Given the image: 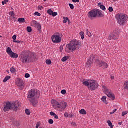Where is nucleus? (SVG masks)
<instances>
[{
  "label": "nucleus",
  "instance_id": "f257e3e1",
  "mask_svg": "<svg viewBox=\"0 0 128 128\" xmlns=\"http://www.w3.org/2000/svg\"><path fill=\"white\" fill-rule=\"evenodd\" d=\"M36 58L34 53L29 51H24L20 53V60L22 64H30Z\"/></svg>",
  "mask_w": 128,
  "mask_h": 128
},
{
  "label": "nucleus",
  "instance_id": "f03ea898",
  "mask_svg": "<svg viewBox=\"0 0 128 128\" xmlns=\"http://www.w3.org/2000/svg\"><path fill=\"white\" fill-rule=\"evenodd\" d=\"M40 92L36 90H32L29 91L28 98L32 106H36L38 104V98H40Z\"/></svg>",
  "mask_w": 128,
  "mask_h": 128
},
{
  "label": "nucleus",
  "instance_id": "7ed1b4c3",
  "mask_svg": "<svg viewBox=\"0 0 128 128\" xmlns=\"http://www.w3.org/2000/svg\"><path fill=\"white\" fill-rule=\"evenodd\" d=\"M20 108V104L18 102H14L13 103L8 102L4 106V111L5 112H10V110H14V112H18Z\"/></svg>",
  "mask_w": 128,
  "mask_h": 128
},
{
  "label": "nucleus",
  "instance_id": "20e7f679",
  "mask_svg": "<svg viewBox=\"0 0 128 128\" xmlns=\"http://www.w3.org/2000/svg\"><path fill=\"white\" fill-rule=\"evenodd\" d=\"M82 46V42L78 40H73L70 42V44L66 46V48L71 50L74 52L76 50H80Z\"/></svg>",
  "mask_w": 128,
  "mask_h": 128
},
{
  "label": "nucleus",
  "instance_id": "39448f33",
  "mask_svg": "<svg viewBox=\"0 0 128 128\" xmlns=\"http://www.w3.org/2000/svg\"><path fill=\"white\" fill-rule=\"evenodd\" d=\"M52 106L54 110H58V112H62L68 106V104L66 102H58L56 101L54 104L52 105Z\"/></svg>",
  "mask_w": 128,
  "mask_h": 128
},
{
  "label": "nucleus",
  "instance_id": "423d86ee",
  "mask_svg": "<svg viewBox=\"0 0 128 128\" xmlns=\"http://www.w3.org/2000/svg\"><path fill=\"white\" fill-rule=\"evenodd\" d=\"M116 18L118 23V24H120V26L126 24V22H128V16L126 14H118L116 15Z\"/></svg>",
  "mask_w": 128,
  "mask_h": 128
},
{
  "label": "nucleus",
  "instance_id": "0eeeda50",
  "mask_svg": "<svg viewBox=\"0 0 128 128\" xmlns=\"http://www.w3.org/2000/svg\"><path fill=\"white\" fill-rule=\"evenodd\" d=\"M102 14L100 10H94L90 11L88 14L89 18H94L96 16H102Z\"/></svg>",
  "mask_w": 128,
  "mask_h": 128
},
{
  "label": "nucleus",
  "instance_id": "6e6552de",
  "mask_svg": "<svg viewBox=\"0 0 128 128\" xmlns=\"http://www.w3.org/2000/svg\"><path fill=\"white\" fill-rule=\"evenodd\" d=\"M104 90V92L106 96H108V98H110V100H114L116 99V96H114V94H112V90L106 88V86H102Z\"/></svg>",
  "mask_w": 128,
  "mask_h": 128
},
{
  "label": "nucleus",
  "instance_id": "1a4fd4ad",
  "mask_svg": "<svg viewBox=\"0 0 128 128\" xmlns=\"http://www.w3.org/2000/svg\"><path fill=\"white\" fill-rule=\"evenodd\" d=\"M98 88V82H96V80H92L90 82V85L89 86V90H96V88Z\"/></svg>",
  "mask_w": 128,
  "mask_h": 128
},
{
  "label": "nucleus",
  "instance_id": "9d476101",
  "mask_svg": "<svg viewBox=\"0 0 128 128\" xmlns=\"http://www.w3.org/2000/svg\"><path fill=\"white\" fill-rule=\"evenodd\" d=\"M52 38L54 44H60V42H62V38L60 37V35H53Z\"/></svg>",
  "mask_w": 128,
  "mask_h": 128
},
{
  "label": "nucleus",
  "instance_id": "9b49d317",
  "mask_svg": "<svg viewBox=\"0 0 128 128\" xmlns=\"http://www.w3.org/2000/svg\"><path fill=\"white\" fill-rule=\"evenodd\" d=\"M97 66L101 68L102 66L103 68H108V63L104 62L102 60H98L96 61Z\"/></svg>",
  "mask_w": 128,
  "mask_h": 128
},
{
  "label": "nucleus",
  "instance_id": "f8f14e48",
  "mask_svg": "<svg viewBox=\"0 0 128 128\" xmlns=\"http://www.w3.org/2000/svg\"><path fill=\"white\" fill-rule=\"evenodd\" d=\"M96 56L94 55H91L90 56V58L89 60H88L86 64V66L87 68H90L92 64L94 63V60L96 58Z\"/></svg>",
  "mask_w": 128,
  "mask_h": 128
},
{
  "label": "nucleus",
  "instance_id": "ddd939ff",
  "mask_svg": "<svg viewBox=\"0 0 128 128\" xmlns=\"http://www.w3.org/2000/svg\"><path fill=\"white\" fill-rule=\"evenodd\" d=\"M33 26L37 28L38 30L40 33L42 32V25L36 21L33 22Z\"/></svg>",
  "mask_w": 128,
  "mask_h": 128
},
{
  "label": "nucleus",
  "instance_id": "4468645a",
  "mask_svg": "<svg viewBox=\"0 0 128 128\" xmlns=\"http://www.w3.org/2000/svg\"><path fill=\"white\" fill-rule=\"evenodd\" d=\"M16 84L18 86L22 88H24V80L18 79L16 80Z\"/></svg>",
  "mask_w": 128,
  "mask_h": 128
},
{
  "label": "nucleus",
  "instance_id": "2eb2a0df",
  "mask_svg": "<svg viewBox=\"0 0 128 128\" xmlns=\"http://www.w3.org/2000/svg\"><path fill=\"white\" fill-rule=\"evenodd\" d=\"M116 38H118L116 37V36L114 34H112L108 38V40H116Z\"/></svg>",
  "mask_w": 128,
  "mask_h": 128
},
{
  "label": "nucleus",
  "instance_id": "dca6fc26",
  "mask_svg": "<svg viewBox=\"0 0 128 128\" xmlns=\"http://www.w3.org/2000/svg\"><path fill=\"white\" fill-rule=\"evenodd\" d=\"M10 56L12 58H18V54L12 52L10 55Z\"/></svg>",
  "mask_w": 128,
  "mask_h": 128
},
{
  "label": "nucleus",
  "instance_id": "f3484780",
  "mask_svg": "<svg viewBox=\"0 0 128 128\" xmlns=\"http://www.w3.org/2000/svg\"><path fill=\"white\" fill-rule=\"evenodd\" d=\"M6 52L8 54H9L10 56L12 54V48H10L8 47L6 49Z\"/></svg>",
  "mask_w": 128,
  "mask_h": 128
},
{
  "label": "nucleus",
  "instance_id": "a211bd4d",
  "mask_svg": "<svg viewBox=\"0 0 128 128\" xmlns=\"http://www.w3.org/2000/svg\"><path fill=\"white\" fill-rule=\"evenodd\" d=\"M98 6L102 10H106V6L104 5H102V3L100 2L98 4Z\"/></svg>",
  "mask_w": 128,
  "mask_h": 128
},
{
  "label": "nucleus",
  "instance_id": "6ab92c4d",
  "mask_svg": "<svg viewBox=\"0 0 128 128\" xmlns=\"http://www.w3.org/2000/svg\"><path fill=\"white\" fill-rule=\"evenodd\" d=\"M90 82H88L87 81L83 82V84H84V86H88V88H90Z\"/></svg>",
  "mask_w": 128,
  "mask_h": 128
},
{
  "label": "nucleus",
  "instance_id": "aec40b11",
  "mask_svg": "<svg viewBox=\"0 0 128 128\" xmlns=\"http://www.w3.org/2000/svg\"><path fill=\"white\" fill-rule=\"evenodd\" d=\"M18 22H20V24H22L26 22V19H24V18H19L18 19Z\"/></svg>",
  "mask_w": 128,
  "mask_h": 128
},
{
  "label": "nucleus",
  "instance_id": "412c9836",
  "mask_svg": "<svg viewBox=\"0 0 128 128\" xmlns=\"http://www.w3.org/2000/svg\"><path fill=\"white\" fill-rule=\"evenodd\" d=\"M80 114L86 115V110H84V109H82L80 111Z\"/></svg>",
  "mask_w": 128,
  "mask_h": 128
},
{
  "label": "nucleus",
  "instance_id": "4be33fe9",
  "mask_svg": "<svg viewBox=\"0 0 128 128\" xmlns=\"http://www.w3.org/2000/svg\"><path fill=\"white\" fill-rule=\"evenodd\" d=\"M108 124L110 128H114V126L112 125V122L110 120H108Z\"/></svg>",
  "mask_w": 128,
  "mask_h": 128
},
{
  "label": "nucleus",
  "instance_id": "5701e85b",
  "mask_svg": "<svg viewBox=\"0 0 128 128\" xmlns=\"http://www.w3.org/2000/svg\"><path fill=\"white\" fill-rule=\"evenodd\" d=\"M11 78L12 77H10V76H6L3 80L4 82H6L8 80H10Z\"/></svg>",
  "mask_w": 128,
  "mask_h": 128
},
{
  "label": "nucleus",
  "instance_id": "b1692460",
  "mask_svg": "<svg viewBox=\"0 0 128 128\" xmlns=\"http://www.w3.org/2000/svg\"><path fill=\"white\" fill-rule=\"evenodd\" d=\"M102 102H103L106 104H108V102H106V96H103L102 98Z\"/></svg>",
  "mask_w": 128,
  "mask_h": 128
},
{
  "label": "nucleus",
  "instance_id": "393cba45",
  "mask_svg": "<svg viewBox=\"0 0 128 128\" xmlns=\"http://www.w3.org/2000/svg\"><path fill=\"white\" fill-rule=\"evenodd\" d=\"M64 24H66V22H68H68H70V20H68V18L67 17H64Z\"/></svg>",
  "mask_w": 128,
  "mask_h": 128
},
{
  "label": "nucleus",
  "instance_id": "a878e982",
  "mask_svg": "<svg viewBox=\"0 0 128 128\" xmlns=\"http://www.w3.org/2000/svg\"><path fill=\"white\" fill-rule=\"evenodd\" d=\"M80 34L82 38V39L84 40V32H80Z\"/></svg>",
  "mask_w": 128,
  "mask_h": 128
},
{
  "label": "nucleus",
  "instance_id": "bb28decb",
  "mask_svg": "<svg viewBox=\"0 0 128 128\" xmlns=\"http://www.w3.org/2000/svg\"><path fill=\"white\" fill-rule=\"evenodd\" d=\"M27 32H32V27L30 26L27 27Z\"/></svg>",
  "mask_w": 128,
  "mask_h": 128
},
{
  "label": "nucleus",
  "instance_id": "cd10ccee",
  "mask_svg": "<svg viewBox=\"0 0 128 128\" xmlns=\"http://www.w3.org/2000/svg\"><path fill=\"white\" fill-rule=\"evenodd\" d=\"M124 88L125 90H128V82H125L124 84Z\"/></svg>",
  "mask_w": 128,
  "mask_h": 128
},
{
  "label": "nucleus",
  "instance_id": "c85d7f7f",
  "mask_svg": "<svg viewBox=\"0 0 128 128\" xmlns=\"http://www.w3.org/2000/svg\"><path fill=\"white\" fill-rule=\"evenodd\" d=\"M52 12V10H49L47 11V12L48 14H50V16H52V12Z\"/></svg>",
  "mask_w": 128,
  "mask_h": 128
},
{
  "label": "nucleus",
  "instance_id": "c756f323",
  "mask_svg": "<svg viewBox=\"0 0 128 128\" xmlns=\"http://www.w3.org/2000/svg\"><path fill=\"white\" fill-rule=\"evenodd\" d=\"M46 64H48V66L52 64V60H46Z\"/></svg>",
  "mask_w": 128,
  "mask_h": 128
},
{
  "label": "nucleus",
  "instance_id": "7c9ffc66",
  "mask_svg": "<svg viewBox=\"0 0 128 128\" xmlns=\"http://www.w3.org/2000/svg\"><path fill=\"white\" fill-rule=\"evenodd\" d=\"M10 72L12 74H14V72H16V68H14V67L10 68Z\"/></svg>",
  "mask_w": 128,
  "mask_h": 128
},
{
  "label": "nucleus",
  "instance_id": "2f4dec72",
  "mask_svg": "<svg viewBox=\"0 0 128 128\" xmlns=\"http://www.w3.org/2000/svg\"><path fill=\"white\" fill-rule=\"evenodd\" d=\"M9 14L10 16H15L14 12V11H11L10 12Z\"/></svg>",
  "mask_w": 128,
  "mask_h": 128
},
{
  "label": "nucleus",
  "instance_id": "473e14b6",
  "mask_svg": "<svg viewBox=\"0 0 128 128\" xmlns=\"http://www.w3.org/2000/svg\"><path fill=\"white\" fill-rule=\"evenodd\" d=\"M86 34L88 36L90 37L92 36V33H90V32H88V29H86Z\"/></svg>",
  "mask_w": 128,
  "mask_h": 128
},
{
  "label": "nucleus",
  "instance_id": "72a5a7b5",
  "mask_svg": "<svg viewBox=\"0 0 128 128\" xmlns=\"http://www.w3.org/2000/svg\"><path fill=\"white\" fill-rule=\"evenodd\" d=\"M86 34L88 36L90 37L92 36V33H90V32H88V29H86Z\"/></svg>",
  "mask_w": 128,
  "mask_h": 128
},
{
  "label": "nucleus",
  "instance_id": "f704fd0d",
  "mask_svg": "<svg viewBox=\"0 0 128 128\" xmlns=\"http://www.w3.org/2000/svg\"><path fill=\"white\" fill-rule=\"evenodd\" d=\"M62 60L63 62H66V60H68V57L64 56L62 58Z\"/></svg>",
  "mask_w": 128,
  "mask_h": 128
},
{
  "label": "nucleus",
  "instance_id": "c9c22d12",
  "mask_svg": "<svg viewBox=\"0 0 128 128\" xmlns=\"http://www.w3.org/2000/svg\"><path fill=\"white\" fill-rule=\"evenodd\" d=\"M26 114H28V116H30V110L28 109L26 110Z\"/></svg>",
  "mask_w": 128,
  "mask_h": 128
},
{
  "label": "nucleus",
  "instance_id": "e433bc0d",
  "mask_svg": "<svg viewBox=\"0 0 128 128\" xmlns=\"http://www.w3.org/2000/svg\"><path fill=\"white\" fill-rule=\"evenodd\" d=\"M69 6L71 10H74V4H69Z\"/></svg>",
  "mask_w": 128,
  "mask_h": 128
},
{
  "label": "nucleus",
  "instance_id": "4c0bfd02",
  "mask_svg": "<svg viewBox=\"0 0 128 128\" xmlns=\"http://www.w3.org/2000/svg\"><path fill=\"white\" fill-rule=\"evenodd\" d=\"M34 16H42V14L38 13V12H36L34 13Z\"/></svg>",
  "mask_w": 128,
  "mask_h": 128
},
{
  "label": "nucleus",
  "instance_id": "58836bf2",
  "mask_svg": "<svg viewBox=\"0 0 128 128\" xmlns=\"http://www.w3.org/2000/svg\"><path fill=\"white\" fill-rule=\"evenodd\" d=\"M108 10L110 12H114V8L112 7H110L108 8Z\"/></svg>",
  "mask_w": 128,
  "mask_h": 128
},
{
  "label": "nucleus",
  "instance_id": "ea45409f",
  "mask_svg": "<svg viewBox=\"0 0 128 128\" xmlns=\"http://www.w3.org/2000/svg\"><path fill=\"white\" fill-rule=\"evenodd\" d=\"M61 94H66V90H62L61 91Z\"/></svg>",
  "mask_w": 128,
  "mask_h": 128
},
{
  "label": "nucleus",
  "instance_id": "a19ab883",
  "mask_svg": "<svg viewBox=\"0 0 128 128\" xmlns=\"http://www.w3.org/2000/svg\"><path fill=\"white\" fill-rule=\"evenodd\" d=\"M128 114V112H122V116H126V114Z\"/></svg>",
  "mask_w": 128,
  "mask_h": 128
},
{
  "label": "nucleus",
  "instance_id": "79ce46f5",
  "mask_svg": "<svg viewBox=\"0 0 128 128\" xmlns=\"http://www.w3.org/2000/svg\"><path fill=\"white\" fill-rule=\"evenodd\" d=\"M48 122H49V124H53L54 120H52V119H50L48 120Z\"/></svg>",
  "mask_w": 128,
  "mask_h": 128
},
{
  "label": "nucleus",
  "instance_id": "37998d69",
  "mask_svg": "<svg viewBox=\"0 0 128 128\" xmlns=\"http://www.w3.org/2000/svg\"><path fill=\"white\" fill-rule=\"evenodd\" d=\"M52 16L54 17V16H58V12H52Z\"/></svg>",
  "mask_w": 128,
  "mask_h": 128
},
{
  "label": "nucleus",
  "instance_id": "c03bdc74",
  "mask_svg": "<svg viewBox=\"0 0 128 128\" xmlns=\"http://www.w3.org/2000/svg\"><path fill=\"white\" fill-rule=\"evenodd\" d=\"M30 74H25V78H30Z\"/></svg>",
  "mask_w": 128,
  "mask_h": 128
},
{
  "label": "nucleus",
  "instance_id": "a18cd8bd",
  "mask_svg": "<svg viewBox=\"0 0 128 128\" xmlns=\"http://www.w3.org/2000/svg\"><path fill=\"white\" fill-rule=\"evenodd\" d=\"M118 110L117 109H115L112 112H111L110 113V114H114L115 112H116Z\"/></svg>",
  "mask_w": 128,
  "mask_h": 128
},
{
  "label": "nucleus",
  "instance_id": "49530a36",
  "mask_svg": "<svg viewBox=\"0 0 128 128\" xmlns=\"http://www.w3.org/2000/svg\"><path fill=\"white\" fill-rule=\"evenodd\" d=\"M40 122H38L36 124V128H40Z\"/></svg>",
  "mask_w": 128,
  "mask_h": 128
},
{
  "label": "nucleus",
  "instance_id": "de8ad7c7",
  "mask_svg": "<svg viewBox=\"0 0 128 128\" xmlns=\"http://www.w3.org/2000/svg\"><path fill=\"white\" fill-rule=\"evenodd\" d=\"M50 116H56V113L52 112H50Z\"/></svg>",
  "mask_w": 128,
  "mask_h": 128
},
{
  "label": "nucleus",
  "instance_id": "09e8293b",
  "mask_svg": "<svg viewBox=\"0 0 128 128\" xmlns=\"http://www.w3.org/2000/svg\"><path fill=\"white\" fill-rule=\"evenodd\" d=\"M72 126H74V128H76V126L77 125H76V124L72 122Z\"/></svg>",
  "mask_w": 128,
  "mask_h": 128
},
{
  "label": "nucleus",
  "instance_id": "8fccbe9b",
  "mask_svg": "<svg viewBox=\"0 0 128 128\" xmlns=\"http://www.w3.org/2000/svg\"><path fill=\"white\" fill-rule=\"evenodd\" d=\"M54 118L56 120H58V115H56V114H55V115H54Z\"/></svg>",
  "mask_w": 128,
  "mask_h": 128
},
{
  "label": "nucleus",
  "instance_id": "3c124183",
  "mask_svg": "<svg viewBox=\"0 0 128 128\" xmlns=\"http://www.w3.org/2000/svg\"><path fill=\"white\" fill-rule=\"evenodd\" d=\"M73 2H80V0H72Z\"/></svg>",
  "mask_w": 128,
  "mask_h": 128
},
{
  "label": "nucleus",
  "instance_id": "603ef678",
  "mask_svg": "<svg viewBox=\"0 0 128 128\" xmlns=\"http://www.w3.org/2000/svg\"><path fill=\"white\" fill-rule=\"evenodd\" d=\"M12 38L14 40H16V36L14 35L12 36Z\"/></svg>",
  "mask_w": 128,
  "mask_h": 128
},
{
  "label": "nucleus",
  "instance_id": "864d4df0",
  "mask_svg": "<svg viewBox=\"0 0 128 128\" xmlns=\"http://www.w3.org/2000/svg\"><path fill=\"white\" fill-rule=\"evenodd\" d=\"M64 116H65V118H68V113H67V112L65 113Z\"/></svg>",
  "mask_w": 128,
  "mask_h": 128
},
{
  "label": "nucleus",
  "instance_id": "5fc2aeb1",
  "mask_svg": "<svg viewBox=\"0 0 128 128\" xmlns=\"http://www.w3.org/2000/svg\"><path fill=\"white\" fill-rule=\"evenodd\" d=\"M14 42H16L17 44H20V40H14Z\"/></svg>",
  "mask_w": 128,
  "mask_h": 128
},
{
  "label": "nucleus",
  "instance_id": "6e6d98bb",
  "mask_svg": "<svg viewBox=\"0 0 128 128\" xmlns=\"http://www.w3.org/2000/svg\"><path fill=\"white\" fill-rule=\"evenodd\" d=\"M2 4L3 6H4V4H6V2H4V1H3V2H2Z\"/></svg>",
  "mask_w": 128,
  "mask_h": 128
},
{
  "label": "nucleus",
  "instance_id": "4d7b16f0",
  "mask_svg": "<svg viewBox=\"0 0 128 128\" xmlns=\"http://www.w3.org/2000/svg\"><path fill=\"white\" fill-rule=\"evenodd\" d=\"M42 8H44V7L41 6V7H38V10H42Z\"/></svg>",
  "mask_w": 128,
  "mask_h": 128
},
{
  "label": "nucleus",
  "instance_id": "13d9d810",
  "mask_svg": "<svg viewBox=\"0 0 128 128\" xmlns=\"http://www.w3.org/2000/svg\"><path fill=\"white\" fill-rule=\"evenodd\" d=\"M60 50L61 52H62V50H64V48L62 47V46H60Z\"/></svg>",
  "mask_w": 128,
  "mask_h": 128
},
{
  "label": "nucleus",
  "instance_id": "bf43d9fd",
  "mask_svg": "<svg viewBox=\"0 0 128 128\" xmlns=\"http://www.w3.org/2000/svg\"><path fill=\"white\" fill-rule=\"evenodd\" d=\"M4 2H6V4H8V2L9 0H4Z\"/></svg>",
  "mask_w": 128,
  "mask_h": 128
},
{
  "label": "nucleus",
  "instance_id": "052dcab7",
  "mask_svg": "<svg viewBox=\"0 0 128 128\" xmlns=\"http://www.w3.org/2000/svg\"><path fill=\"white\" fill-rule=\"evenodd\" d=\"M111 80H114V76H112Z\"/></svg>",
  "mask_w": 128,
  "mask_h": 128
},
{
  "label": "nucleus",
  "instance_id": "680f3d73",
  "mask_svg": "<svg viewBox=\"0 0 128 128\" xmlns=\"http://www.w3.org/2000/svg\"><path fill=\"white\" fill-rule=\"evenodd\" d=\"M118 124H120V126H122V122H119Z\"/></svg>",
  "mask_w": 128,
  "mask_h": 128
},
{
  "label": "nucleus",
  "instance_id": "e2e57ef3",
  "mask_svg": "<svg viewBox=\"0 0 128 128\" xmlns=\"http://www.w3.org/2000/svg\"><path fill=\"white\" fill-rule=\"evenodd\" d=\"M114 2H118L120 0H112Z\"/></svg>",
  "mask_w": 128,
  "mask_h": 128
},
{
  "label": "nucleus",
  "instance_id": "0e129e2a",
  "mask_svg": "<svg viewBox=\"0 0 128 128\" xmlns=\"http://www.w3.org/2000/svg\"><path fill=\"white\" fill-rule=\"evenodd\" d=\"M7 72H8V74H10V70H7Z\"/></svg>",
  "mask_w": 128,
  "mask_h": 128
},
{
  "label": "nucleus",
  "instance_id": "69168bd1",
  "mask_svg": "<svg viewBox=\"0 0 128 128\" xmlns=\"http://www.w3.org/2000/svg\"><path fill=\"white\" fill-rule=\"evenodd\" d=\"M44 0V2H46V0Z\"/></svg>",
  "mask_w": 128,
  "mask_h": 128
},
{
  "label": "nucleus",
  "instance_id": "338daca9",
  "mask_svg": "<svg viewBox=\"0 0 128 128\" xmlns=\"http://www.w3.org/2000/svg\"><path fill=\"white\" fill-rule=\"evenodd\" d=\"M0 38H2V36H0Z\"/></svg>",
  "mask_w": 128,
  "mask_h": 128
},
{
  "label": "nucleus",
  "instance_id": "774afa93",
  "mask_svg": "<svg viewBox=\"0 0 128 128\" xmlns=\"http://www.w3.org/2000/svg\"><path fill=\"white\" fill-rule=\"evenodd\" d=\"M71 118H72V116H71Z\"/></svg>",
  "mask_w": 128,
  "mask_h": 128
}]
</instances>
